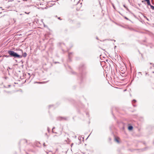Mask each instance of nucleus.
<instances>
[{
  "label": "nucleus",
  "instance_id": "nucleus-10",
  "mask_svg": "<svg viewBox=\"0 0 154 154\" xmlns=\"http://www.w3.org/2000/svg\"><path fill=\"white\" fill-rule=\"evenodd\" d=\"M124 18L125 19H126V20H129L128 19V18H127L126 17H124Z\"/></svg>",
  "mask_w": 154,
  "mask_h": 154
},
{
  "label": "nucleus",
  "instance_id": "nucleus-5",
  "mask_svg": "<svg viewBox=\"0 0 154 154\" xmlns=\"http://www.w3.org/2000/svg\"><path fill=\"white\" fill-rule=\"evenodd\" d=\"M72 54V53H69L68 57H69V59H70V56H71V54Z\"/></svg>",
  "mask_w": 154,
  "mask_h": 154
},
{
  "label": "nucleus",
  "instance_id": "nucleus-6",
  "mask_svg": "<svg viewBox=\"0 0 154 154\" xmlns=\"http://www.w3.org/2000/svg\"><path fill=\"white\" fill-rule=\"evenodd\" d=\"M150 6V8L151 9H152L153 10H154V6H153L151 5Z\"/></svg>",
  "mask_w": 154,
  "mask_h": 154
},
{
  "label": "nucleus",
  "instance_id": "nucleus-3",
  "mask_svg": "<svg viewBox=\"0 0 154 154\" xmlns=\"http://www.w3.org/2000/svg\"><path fill=\"white\" fill-rule=\"evenodd\" d=\"M145 1L147 3L148 5L150 6L151 5L150 2V0H145Z\"/></svg>",
  "mask_w": 154,
  "mask_h": 154
},
{
  "label": "nucleus",
  "instance_id": "nucleus-2",
  "mask_svg": "<svg viewBox=\"0 0 154 154\" xmlns=\"http://www.w3.org/2000/svg\"><path fill=\"white\" fill-rule=\"evenodd\" d=\"M20 51H21V53L22 54V57H26L27 54L26 52H25L24 53H23V51L21 49L20 50Z\"/></svg>",
  "mask_w": 154,
  "mask_h": 154
},
{
  "label": "nucleus",
  "instance_id": "nucleus-12",
  "mask_svg": "<svg viewBox=\"0 0 154 154\" xmlns=\"http://www.w3.org/2000/svg\"><path fill=\"white\" fill-rule=\"evenodd\" d=\"M43 146H45V143H43Z\"/></svg>",
  "mask_w": 154,
  "mask_h": 154
},
{
  "label": "nucleus",
  "instance_id": "nucleus-18",
  "mask_svg": "<svg viewBox=\"0 0 154 154\" xmlns=\"http://www.w3.org/2000/svg\"><path fill=\"white\" fill-rule=\"evenodd\" d=\"M59 63V62H55V63Z\"/></svg>",
  "mask_w": 154,
  "mask_h": 154
},
{
  "label": "nucleus",
  "instance_id": "nucleus-20",
  "mask_svg": "<svg viewBox=\"0 0 154 154\" xmlns=\"http://www.w3.org/2000/svg\"><path fill=\"white\" fill-rule=\"evenodd\" d=\"M139 73L141 74V72H139Z\"/></svg>",
  "mask_w": 154,
  "mask_h": 154
},
{
  "label": "nucleus",
  "instance_id": "nucleus-14",
  "mask_svg": "<svg viewBox=\"0 0 154 154\" xmlns=\"http://www.w3.org/2000/svg\"><path fill=\"white\" fill-rule=\"evenodd\" d=\"M113 8L114 9H115V6H114V5H113Z\"/></svg>",
  "mask_w": 154,
  "mask_h": 154
},
{
  "label": "nucleus",
  "instance_id": "nucleus-11",
  "mask_svg": "<svg viewBox=\"0 0 154 154\" xmlns=\"http://www.w3.org/2000/svg\"><path fill=\"white\" fill-rule=\"evenodd\" d=\"M133 102H134V103H135L136 102V100H133Z\"/></svg>",
  "mask_w": 154,
  "mask_h": 154
},
{
  "label": "nucleus",
  "instance_id": "nucleus-22",
  "mask_svg": "<svg viewBox=\"0 0 154 154\" xmlns=\"http://www.w3.org/2000/svg\"><path fill=\"white\" fill-rule=\"evenodd\" d=\"M150 64H152V63H150Z\"/></svg>",
  "mask_w": 154,
  "mask_h": 154
},
{
  "label": "nucleus",
  "instance_id": "nucleus-9",
  "mask_svg": "<svg viewBox=\"0 0 154 154\" xmlns=\"http://www.w3.org/2000/svg\"><path fill=\"white\" fill-rule=\"evenodd\" d=\"M115 140L117 142H118V143H119V140L116 138L115 139Z\"/></svg>",
  "mask_w": 154,
  "mask_h": 154
},
{
  "label": "nucleus",
  "instance_id": "nucleus-7",
  "mask_svg": "<svg viewBox=\"0 0 154 154\" xmlns=\"http://www.w3.org/2000/svg\"><path fill=\"white\" fill-rule=\"evenodd\" d=\"M11 69V68H10V67H8L7 69V71H8V72H9V71L8 69ZM8 73H9V72H8Z\"/></svg>",
  "mask_w": 154,
  "mask_h": 154
},
{
  "label": "nucleus",
  "instance_id": "nucleus-16",
  "mask_svg": "<svg viewBox=\"0 0 154 154\" xmlns=\"http://www.w3.org/2000/svg\"><path fill=\"white\" fill-rule=\"evenodd\" d=\"M48 131H49V128H48Z\"/></svg>",
  "mask_w": 154,
  "mask_h": 154
},
{
  "label": "nucleus",
  "instance_id": "nucleus-21",
  "mask_svg": "<svg viewBox=\"0 0 154 154\" xmlns=\"http://www.w3.org/2000/svg\"><path fill=\"white\" fill-rule=\"evenodd\" d=\"M63 119H66L65 118H63Z\"/></svg>",
  "mask_w": 154,
  "mask_h": 154
},
{
  "label": "nucleus",
  "instance_id": "nucleus-17",
  "mask_svg": "<svg viewBox=\"0 0 154 154\" xmlns=\"http://www.w3.org/2000/svg\"><path fill=\"white\" fill-rule=\"evenodd\" d=\"M73 145V143L71 144V146H72Z\"/></svg>",
  "mask_w": 154,
  "mask_h": 154
},
{
  "label": "nucleus",
  "instance_id": "nucleus-15",
  "mask_svg": "<svg viewBox=\"0 0 154 154\" xmlns=\"http://www.w3.org/2000/svg\"><path fill=\"white\" fill-rule=\"evenodd\" d=\"M58 19H59V20H61V19H60V17H58Z\"/></svg>",
  "mask_w": 154,
  "mask_h": 154
},
{
  "label": "nucleus",
  "instance_id": "nucleus-13",
  "mask_svg": "<svg viewBox=\"0 0 154 154\" xmlns=\"http://www.w3.org/2000/svg\"><path fill=\"white\" fill-rule=\"evenodd\" d=\"M54 128H54V127L53 128H52V131L53 132V129H54Z\"/></svg>",
  "mask_w": 154,
  "mask_h": 154
},
{
  "label": "nucleus",
  "instance_id": "nucleus-1",
  "mask_svg": "<svg viewBox=\"0 0 154 154\" xmlns=\"http://www.w3.org/2000/svg\"><path fill=\"white\" fill-rule=\"evenodd\" d=\"M8 53L9 54V55H4V56L6 57H13L15 58H20L22 57V56L19 55L17 53L13 51H8Z\"/></svg>",
  "mask_w": 154,
  "mask_h": 154
},
{
  "label": "nucleus",
  "instance_id": "nucleus-4",
  "mask_svg": "<svg viewBox=\"0 0 154 154\" xmlns=\"http://www.w3.org/2000/svg\"><path fill=\"white\" fill-rule=\"evenodd\" d=\"M133 128V127L132 126L130 125L128 126V129L129 130H131Z\"/></svg>",
  "mask_w": 154,
  "mask_h": 154
},
{
  "label": "nucleus",
  "instance_id": "nucleus-19",
  "mask_svg": "<svg viewBox=\"0 0 154 154\" xmlns=\"http://www.w3.org/2000/svg\"><path fill=\"white\" fill-rule=\"evenodd\" d=\"M96 39H98V38L97 37H96Z\"/></svg>",
  "mask_w": 154,
  "mask_h": 154
},
{
  "label": "nucleus",
  "instance_id": "nucleus-8",
  "mask_svg": "<svg viewBox=\"0 0 154 154\" xmlns=\"http://www.w3.org/2000/svg\"><path fill=\"white\" fill-rule=\"evenodd\" d=\"M123 6H124V7H125V8H126V9L127 10H128V8H127L126 7V6H125V5H123Z\"/></svg>",
  "mask_w": 154,
  "mask_h": 154
}]
</instances>
